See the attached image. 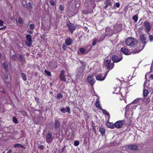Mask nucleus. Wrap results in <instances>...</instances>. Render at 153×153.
<instances>
[{
	"label": "nucleus",
	"instance_id": "obj_36",
	"mask_svg": "<svg viewBox=\"0 0 153 153\" xmlns=\"http://www.w3.org/2000/svg\"><path fill=\"white\" fill-rule=\"evenodd\" d=\"M79 144V142L78 140H76L74 142V145L75 146H77Z\"/></svg>",
	"mask_w": 153,
	"mask_h": 153
},
{
	"label": "nucleus",
	"instance_id": "obj_48",
	"mask_svg": "<svg viewBox=\"0 0 153 153\" xmlns=\"http://www.w3.org/2000/svg\"><path fill=\"white\" fill-rule=\"evenodd\" d=\"M149 78L151 79H153V74H151Z\"/></svg>",
	"mask_w": 153,
	"mask_h": 153
},
{
	"label": "nucleus",
	"instance_id": "obj_56",
	"mask_svg": "<svg viewBox=\"0 0 153 153\" xmlns=\"http://www.w3.org/2000/svg\"><path fill=\"white\" fill-rule=\"evenodd\" d=\"M145 78H146V76H145Z\"/></svg>",
	"mask_w": 153,
	"mask_h": 153
},
{
	"label": "nucleus",
	"instance_id": "obj_40",
	"mask_svg": "<svg viewBox=\"0 0 153 153\" xmlns=\"http://www.w3.org/2000/svg\"><path fill=\"white\" fill-rule=\"evenodd\" d=\"M149 39L150 42H152L153 40V35H149Z\"/></svg>",
	"mask_w": 153,
	"mask_h": 153
},
{
	"label": "nucleus",
	"instance_id": "obj_29",
	"mask_svg": "<svg viewBox=\"0 0 153 153\" xmlns=\"http://www.w3.org/2000/svg\"><path fill=\"white\" fill-rule=\"evenodd\" d=\"M149 92L147 90H144L143 91V95L144 97L146 96L148 94Z\"/></svg>",
	"mask_w": 153,
	"mask_h": 153
},
{
	"label": "nucleus",
	"instance_id": "obj_46",
	"mask_svg": "<svg viewBox=\"0 0 153 153\" xmlns=\"http://www.w3.org/2000/svg\"><path fill=\"white\" fill-rule=\"evenodd\" d=\"M38 148L40 149H42L44 148V147L42 145H40L39 146Z\"/></svg>",
	"mask_w": 153,
	"mask_h": 153
},
{
	"label": "nucleus",
	"instance_id": "obj_20",
	"mask_svg": "<svg viewBox=\"0 0 153 153\" xmlns=\"http://www.w3.org/2000/svg\"><path fill=\"white\" fill-rule=\"evenodd\" d=\"M95 105L96 107L99 109H102V108L100 103V102L99 101H98V100H97V101L95 103Z\"/></svg>",
	"mask_w": 153,
	"mask_h": 153
},
{
	"label": "nucleus",
	"instance_id": "obj_14",
	"mask_svg": "<svg viewBox=\"0 0 153 153\" xmlns=\"http://www.w3.org/2000/svg\"><path fill=\"white\" fill-rule=\"evenodd\" d=\"M66 108L67 109V110H66L65 108H63L61 109V111L63 113H65L66 111H67L69 114H70V108L68 106H66Z\"/></svg>",
	"mask_w": 153,
	"mask_h": 153
},
{
	"label": "nucleus",
	"instance_id": "obj_26",
	"mask_svg": "<svg viewBox=\"0 0 153 153\" xmlns=\"http://www.w3.org/2000/svg\"><path fill=\"white\" fill-rule=\"evenodd\" d=\"M2 65L5 71H7L8 70V66L6 62H4L3 63Z\"/></svg>",
	"mask_w": 153,
	"mask_h": 153
},
{
	"label": "nucleus",
	"instance_id": "obj_8",
	"mask_svg": "<svg viewBox=\"0 0 153 153\" xmlns=\"http://www.w3.org/2000/svg\"><path fill=\"white\" fill-rule=\"evenodd\" d=\"M84 70V68L82 67L79 68L77 71L76 75V77L77 78H79L82 77Z\"/></svg>",
	"mask_w": 153,
	"mask_h": 153
},
{
	"label": "nucleus",
	"instance_id": "obj_37",
	"mask_svg": "<svg viewBox=\"0 0 153 153\" xmlns=\"http://www.w3.org/2000/svg\"><path fill=\"white\" fill-rule=\"evenodd\" d=\"M17 21L20 24H21L22 23V20L21 18H18Z\"/></svg>",
	"mask_w": 153,
	"mask_h": 153
},
{
	"label": "nucleus",
	"instance_id": "obj_13",
	"mask_svg": "<svg viewBox=\"0 0 153 153\" xmlns=\"http://www.w3.org/2000/svg\"><path fill=\"white\" fill-rule=\"evenodd\" d=\"M112 58L113 61L115 62H117L120 61L122 59V57H119L116 56H113Z\"/></svg>",
	"mask_w": 153,
	"mask_h": 153
},
{
	"label": "nucleus",
	"instance_id": "obj_6",
	"mask_svg": "<svg viewBox=\"0 0 153 153\" xmlns=\"http://www.w3.org/2000/svg\"><path fill=\"white\" fill-rule=\"evenodd\" d=\"M25 43L27 45L30 47L32 44V39L31 36L30 34H27L26 36Z\"/></svg>",
	"mask_w": 153,
	"mask_h": 153
},
{
	"label": "nucleus",
	"instance_id": "obj_7",
	"mask_svg": "<svg viewBox=\"0 0 153 153\" xmlns=\"http://www.w3.org/2000/svg\"><path fill=\"white\" fill-rule=\"evenodd\" d=\"M87 80L91 86L92 87L93 85L95 82V79L93 78V76L91 75L88 76L87 78Z\"/></svg>",
	"mask_w": 153,
	"mask_h": 153
},
{
	"label": "nucleus",
	"instance_id": "obj_31",
	"mask_svg": "<svg viewBox=\"0 0 153 153\" xmlns=\"http://www.w3.org/2000/svg\"><path fill=\"white\" fill-rule=\"evenodd\" d=\"M132 19L135 22H137L138 19L137 16L135 15L133 17Z\"/></svg>",
	"mask_w": 153,
	"mask_h": 153
},
{
	"label": "nucleus",
	"instance_id": "obj_10",
	"mask_svg": "<svg viewBox=\"0 0 153 153\" xmlns=\"http://www.w3.org/2000/svg\"><path fill=\"white\" fill-rule=\"evenodd\" d=\"M67 25L68 27L69 31L71 33H72L75 30L76 27L73 24L69 22L67 23Z\"/></svg>",
	"mask_w": 153,
	"mask_h": 153
},
{
	"label": "nucleus",
	"instance_id": "obj_50",
	"mask_svg": "<svg viewBox=\"0 0 153 153\" xmlns=\"http://www.w3.org/2000/svg\"><path fill=\"white\" fill-rule=\"evenodd\" d=\"M112 124H111V123H107V126H108V125L109 126H111Z\"/></svg>",
	"mask_w": 153,
	"mask_h": 153
},
{
	"label": "nucleus",
	"instance_id": "obj_24",
	"mask_svg": "<svg viewBox=\"0 0 153 153\" xmlns=\"http://www.w3.org/2000/svg\"><path fill=\"white\" fill-rule=\"evenodd\" d=\"M139 99H137L135 100L131 103V105H134V104L135 105L137 104L138 105V103Z\"/></svg>",
	"mask_w": 153,
	"mask_h": 153
},
{
	"label": "nucleus",
	"instance_id": "obj_49",
	"mask_svg": "<svg viewBox=\"0 0 153 153\" xmlns=\"http://www.w3.org/2000/svg\"><path fill=\"white\" fill-rule=\"evenodd\" d=\"M6 28V26H5L3 27H1V28H0V30H2L4 29H5Z\"/></svg>",
	"mask_w": 153,
	"mask_h": 153
},
{
	"label": "nucleus",
	"instance_id": "obj_1",
	"mask_svg": "<svg viewBox=\"0 0 153 153\" xmlns=\"http://www.w3.org/2000/svg\"><path fill=\"white\" fill-rule=\"evenodd\" d=\"M126 43L128 46L137 47V49L135 48L133 52L134 53H138L142 49L140 48V44L138 43L136 40L134 38L131 37L128 38L126 41Z\"/></svg>",
	"mask_w": 153,
	"mask_h": 153
},
{
	"label": "nucleus",
	"instance_id": "obj_51",
	"mask_svg": "<svg viewBox=\"0 0 153 153\" xmlns=\"http://www.w3.org/2000/svg\"><path fill=\"white\" fill-rule=\"evenodd\" d=\"M12 150L10 149L9 150L7 153H11V152H12Z\"/></svg>",
	"mask_w": 153,
	"mask_h": 153
},
{
	"label": "nucleus",
	"instance_id": "obj_11",
	"mask_svg": "<svg viewBox=\"0 0 153 153\" xmlns=\"http://www.w3.org/2000/svg\"><path fill=\"white\" fill-rule=\"evenodd\" d=\"M52 134L51 133H49L46 135V139L47 142L48 143H50L52 139Z\"/></svg>",
	"mask_w": 153,
	"mask_h": 153
},
{
	"label": "nucleus",
	"instance_id": "obj_9",
	"mask_svg": "<svg viewBox=\"0 0 153 153\" xmlns=\"http://www.w3.org/2000/svg\"><path fill=\"white\" fill-rule=\"evenodd\" d=\"M144 24L145 27V31L148 33L151 29L150 23L147 21H145L144 22Z\"/></svg>",
	"mask_w": 153,
	"mask_h": 153
},
{
	"label": "nucleus",
	"instance_id": "obj_17",
	"mask_svg": "<svg viewBox=\"0 0 153 153\" xmlns=\"http://www.w3.org/2000/svg\"><path fill=\"white\" fill-rule=\"evenodd\" d=\"M121 50L123 53L125 55H128V50L127 49L125 48H123L121 49Z\"/></svg>",
	"mask_w": 153,
	"mask_h": 153
},
{
	"label": "nucleus",
	"instance_id": "obj_25",
	"mask_svg": "<svg viewBox=\"0 0 153 153\" xmlns=\"http://www.w3.org/2000/svg\"><path fill=\"white\" fill-rule=\"evenodd\" d=\"M116 82L117 83L118 88L120 89L119 87L121 86V82L119 79L117 78L116 79Z\"/></svg>",
	"mask_w": 153,
	"mask_h": 153
},
{
	"label": "nucleus",
	"instance_id": "obj_15",
	"mask_svg": "<svg viewBox=\"0 0 153 153\" xmlns=\"http://www.w3.org/2000/svg\"><path fill=\"white\" fill-rule=\"evenodd\" d=\"M140 38L141 40L145 44L147 43V42H146V37L144 35H141L140 37Z\"/></svg>",
	"mask_w": 153,
	"mask_h": 153
},
{
	"label": "nucleus",
	"instance_id": "obj_12",
	"mask_svg": "<svg viewBox=\"0 0 153 153\" xmlns=\"http://www.w3.org/2000/svg\"><path fill=\"white\" fill-rule=\"evenodd\" d=\"M131 104H130L129 105H127L126 107V114H127V113H128V108L129 107L130 108H132V109H135L137 106V104L135 105H131Z\"/></svg>",
	"mask_w": 153,
	"mask_h": 153
},
{
	"label": "nucleus",
	"instance_id": "obj_28",
	"mask_svg": "<svg viewBox=\"0 0 153 153\" xmlns=\"http://www.w3.org/2000/svg\"><path fill=\"white\" fill-rule=\"evenodd\" d=\"M14 147L15 148L20 147V148H24V147L22 145L19 144H15L14 145Z\"/></svg>",
	"mask_w": 153,
	"mask_h": 153
},
{
	"label": "nucleus",
	"instance_id": "obj_34",
	"mask_svg": "<svg viewBox=\"0 0 153 153\" xmlns=\"http://www.w3.org/2000/svg\"><path fill=\"white\" fill-rule=\"evenodd\" d=\"M30 29L33 30L34 28V25L33 24H30L29 25Z\"/></svg>",
	"mask_w": 153,
	"mask_h": 153
},
{
	"label": "nucleus",
	"instance_id": "obj_52",
	"mask_svg": "<svg viewBox=\"0 0 153 153\" xmlns=\"http://www.w3.org/2000/svg\"><path fill=\"white\" fill-rule=\"evenodd\" d=\"M65 47H66V46L65 45H63L62 46V48L64 50H66Z\"/></svg>",
	"mask_w": 153,
	"mask_h": 153
},
{
	"label": "nucleus",
	"instance_id": "obj_43",
	"mask_svg": "<svg viewBox=\"0 0 153 153\" xmlns=\"http://www.w3.org/2000/svg\"><path fill=\"white\" fill-rule=\"evenodd\" d=\"M80 51L82 53H84L85 52V49L83 48L80 49Z\"/></svg>",
	"mask_w": 153,
	"mask_h": 153
},
{
	"label": "nucleus",
	"instance_id": "obj_33",
	"mask_svg": "<svg viewBox=\"0 0 153 153\" xmlns=\"http://www.w3.org/2000/svg\"><path fill=\"white\" fill-rule=\"evenodd\" d=\"M63 97L62 94L60 93H58L57 95V98L59 99L62 98Z\"/></svg>",
	"mask_w": 153,
	"mask_h": 153
},
{
	"label": "nucleus",
	"instance_id": "obj_55",
	"mask_svg": "<svg viewBox=\"0 0 153 153\" xmlns=\"http://www.w3.org/2000/svg\"><path fill=\"white\" fill-rule=\"evenodd\" d=\"M145 82H146L144 83V85H145Z\"/></svg>",
	"mask_w": 153,
	"mask_h": 153
},
{
	"label": "nucleus",
	"instance_id": "obj_21",
	"mask_svg": "<svg viewBox=\"0 0 153 153\" xmlns=\"http://www.w3.org/2000/svg\"><path fill=\"white\" fill-rule=\"evenodd\" d=\"M104 3L105 4V7L107 8L108 6L111 4V0H106V1Z\"/></svg>",
	"mask_w": 153,
	"mask_h": 153
},
{
	"label": "nucleus",
	"instance_id": "obj_3",
	"mask_svg": "<svg viewBox=\"0 0 153 153\" xmlns=\"http://www.w3.org/2000/svg\"><path fill=\"white\" fill-rule=\"evenodd\" d=\"M61 79L67 83H68L71 79V76L68 73H65V71L63 70L61 71L60 75Z\"/></svg>",
	"mask_w": 153,
	"mask_h": 153
},
{
	"label": "nucleus",
	"instance_id": "obj_38",
	"mask_svg": "<svg viewBox=\"0 0 153 153\" xmlns=\"http://www.w3.org/2000/svg\"><path fill=\"white\" fill-rule=\"evenodd\" d=\"M120 5V4L119 2L116 3L114 5V7H117V8L119 7Z\"/></svg>",
	"mask_w": 153,
	"mask_h": 153
},
{
	"label": "nucleus",
	"instance_id": "obj_19",
	"mask_svg": "<svg viewBox=\"0 0 153 153\" xmlns=\"http://www.w3.org/2000/svg\"><path fill=\"white\" fill-rule=\"evenodd\" d=\"M102 39H101L100 40H97V39L96 38H94L93 40V41L92 42V45H95L96 42H100L102 41Z\"/></svg>",
	"mask_w": 153,
	"mask_h": 153
},
{
	"label": "nucleus",
	"instance_id": "obj_23",
	"mask_svg": "<svg viewBox=\"0 0 153 153\" xmlns=\"http://www.w3.org/2000/svg\"><path fill=\"white\" fill-rule=\"evenodd\" d=\"M99 130L100 132L101 133V134L102 135H103L105 134V128H103L102 127H100L99 128Z\"/></svg>",
	"mask_w": 153,
	"mask_h": 153
},
{
	"label": "nucleus",
	"instance_id": "obj_42",
	"mask_svg": "<svg viewBox=\"0 0 153 153\" xmlns=\"http://www.w3.org/2000/svg\"><path fill=\"white\" fill-rule=\"evenodd\" d=\"M59 7L60 10H63L64 9V7L62 5H60Z\"/></svg>",
	"mask_w": 153,
	"mask_h": 153
},
{
	"label": "nucleus",
	"instance_id": "obj_47",
	"mask_svg": "<svg viewBox=\"0 0 153 153\" xmlns=\"http://www.w3.org/2000/svg\"><path fill=\"white\" fill-rule=\"evenodd\" d=\"M4 22L1 20H0V26H2L3 25Z\"/></svg>",
	"mask_w": 153,
	"mask_h": 153
},
{
	"label": "nucleus",
	"instance_id": "obj_22",
	"mask_svg": "<svg viewBox=\"0 0 153 153\" xmlns=\"http://www.w3.org/2000/svg\"><path fill=\"white\" fill-rule=\"evenodd\" d=\"M55 126L56 128H58L59 126L60 123L58 120H56L55 121Z\"/></svg>",
	"mask_w": 153,
	"mask_h": 153
},
{
	"label": "nucleus",
	"instance_id": "obj_18",
	"mask_svg": "<svg viewBox=\"0 0 153 153\" xmlns=\"http://www.w3.org/2000/svg\"><path fill=\"white\" fill-rule=\"evenodd\" d=\"M128 148L132 150H136L137 148V145L134 144H132L128 146Z\"/></svg>",
	"mask_w": 153,
	"mask_h": 153
},
{
	"label": "nucleus",
	"instance_id": "obj_30",
	"mask_svg": "<svg viewBox=\"0 0 153 153\" xmlns=\"http://www.w3.org/2000/svg\"><path fill=\"white\" fill-rule=\"evenodd\" d=\"M101 110L102 111V112L104 114H105L108 116H110V114H109V113L105 110L102 109H102H101Z\"/></svg>",
	"mask_w": 153,
	"mask_h": 153
},
{
	"label": "nucleus",
	"instance_id": "obj_5",
	"mask_svg": "<svg viewBox=\"0 0 153 153\" xmlns=\"http://www.w3.org/2000/svg\"><path fill=\"white\" fill-rule=\"evenodd\" d=\"M108 71L106 72L104 74H99L97 75L96 76V79L98 81H102L104 80L106 78L108 73Z\"/></svg>",
	"mask_w": 153,
	"mask_h": 153
},
{
	"label": "nucleus",
	"instance_id": "obj_27",
	"mask_svg": "<svg viewBox=\"0 0 153 153\" xmlns=\"http://www.w3.org/2000/svg\"><path fill=\"white\" fill-rule=\"evenodd\" d=\"M21 76H22V79L24 80L25 81L27 80V77L25 75L24 73H22L21 74Z\"/></svg>",
	"mask_w": 153,
	"mask_h": 153
},
{
	"label": "nucleus",
	"instance_id": "obj_54",
	"mask_svg": "<svg viewBox=\"0 0 153 153\" xmlns=\"http://www.w3.org/2000/svg\"><path fill=\"white\" fill-rule=\"evenodd\" d=\"M47 148H48V146H47Z\"/></svg>",
	"mask_w": 153,
	"mask_h": 153
},
{
	"label": "nucleus",
	"instance_id": "obj_2",
	"mask_svg": "<svg viewBox=\"0 0 153 153\" xmlns=\"http://www.w3.org/2000/svg\"><path fill=\"white\" fill-rule=\"evenodd\" d=\"M111 56H108L105 58L104 62V66L109 70L108 71L112 69L114 66V63L113 62H111Z\"/></svg>",
	"mask_w": 153,
	"mask_h": 153
},
{
	"label": "nucleus",
	"instance_id": "obj_53",
	"mask_svg": "<svg viewBox=\"0 0 153 153\" xmlns=\"http://www.w3.org/2000/svg\"><path fill=\"white\" fill-rule=\"evenodd\" d=\"M29 33H30V34H32L33 33V32L32 31H30L29 32Z\"/></svg>",
	"mask_w": 153,
	"mask_h": 153
},
{
	"label": "nucleus",
	"instance_id": "obj_4",
	"mask_svg": "<svg viewBox=\"0 0 153 153\" xmlns=\"http://www.w3.org/2000/svg\"><path fill=\"white\" fill-rule=\"evenodd\" d=\"M123 122L122 120L118 121L116 122L114 124H112L111 126H109L108 125V127L110 128H113L114 127L117 128H120L122 127Z\"/></svg>",
	"mask_w": 153,
	"mask_h": 153
},
{
	"label": "nucleus",
	"instance_id": "obj_32",
	"mask_svg": "<svg viewBox=\"0 0 153 153\" xmlns=\"http://www.w3.org/2000/svg\"><path fill=\"white\" fill-rule=\"evenodd\" d=\"M19 58L20 60L22 61H24L25 60V58L24 56H23L21 55H20L19 56Z\"/></svg>",
	"mask_w": 153,
	"mask_h": 153
},
{
	"label": "nucleus",
	"instance_id": "obj_41",
	"mask_svg": "<svg viewBox=\"0 0 153 153\" xmlns=\"http://www.w3.org/2000/svg\"><path fill=\"white\" fill-rule=\"evenodd\" d=\"M49 2L52 5L54 6L55 4V3L52 0H50Z\"/></svg>",
	"mask_w": 153,
	"mask_h": 153
},
{
	"label": "nucleus",
	"instance_id": "obj_45",
	"mask_svg": "<svg viewBox=\"0 0 153 153\" xmlns=\"http://www.w3.org/2000/svg\"><path fill=\"white\" fill-rule=\"evenodd\" d=\"M13 122L15 123H16L17 122V119L14 117H13Z\"/></svg>",
	"mask_w": 153,
	"mask_h": 153
},
{
	"label": "nucleus",
	"instance_id": "obj_35",
	"mask_svg": "<svg viewBox=\"0 0 153 153\" xmlns=\"http://www.w3.org/2000/svg\"><path fill=\"white\" fill-rule=\"evenodd\" d=\"M45 73L48 76H51V72L46 70H45Z\"/></svg>",
	"mask_w": 153,
	"mask_h": 153
},
{
	"label": "nucleus",
	"instance_id": "obj_44",
	"mask_svg": "<svg viewBox=\"0 0 153 153\" xmlns=\"http://www.w3.org/2000/svg\"><path fill=\"white\" fill-rule=\"evenodd\" d=\"M4 76L6 79H8V75L7 74H4Z\"/></svg>",
	"mask_w": 153,
	"mask_h": 153
},
{
	"label": "nucleus",
	"instance_id": "obj_16",
	"mask_svg": "<svg viewBox=\"0 0 153 153\" xmlns=\"http://www.w3.org/2000/svg\"><path fill=\"white\" fill-rule=\"evenodd\" d=\"M65 42L67 45H69L71 44L72 40L71 38H68L65 40Z\"/></svg>",
	"mask_w": 153,
	"mask_h": 153
},
{
	"label": "nucleus",
	"instance_id": "obj_39",
	"mask_svg": "<svg viewBox=\"0 0 153 153\" xmlns=\"http://www.w3.org/2000/svg\"><path fill=\"white\" fill-rule=\"evenodd\" d=\"M144 101L146 102L149 103L150 102V100L149 98H145L144 99Z\"/></svg>",
	"mask_w": 153,
	"mask_h": 153
}]
</instances>
